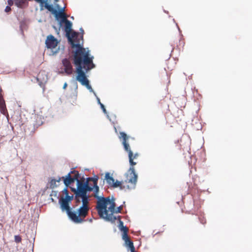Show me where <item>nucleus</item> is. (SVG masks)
I'll return each mask as SVG.
<instances>
[{"label": "nucleus", "mask_w": 252, "mask_h": 252, "mask_svg": "<svg viewBox=\"0 0 252 252\" xmlns=\"http://www.w3.org/2000/svg\"><path fill=\"white\" fill-rule=\"evenodd\" d=\"M120 139H122V144L124 147L126 151L128 153L129 162L130 165L129 169L128 170V173L126 175V180L125 181H114L112 187L118 188L120 187V189H132L135 188L136 184L137 181V175L135 173L134 165L137 164L136 160L139 156L138 153L133 154V152L130 150L129 144L127 142V140L129 137L124 132H120Z\"/></svg>", "instance_id": "obj_2"}, {"label": "nucleus", "mask_w": 252, "mask_h": 252, "mask_svg": "<svg viewBox=\"0 0 252 252\" xmlns=\"http://www.w3.org/2000/svg\"><path fill=\"white\" fill-rule=\"evenodd\" d=\"M123 232L122 237H126L127 236L128 229L126 226H122V227L120 229Z\"/></svg>", "instance_id": "obj_18"}, {"label": "nucleus", "mask_w": 252, "mask_h": 252, "mask_svg": "<svg viewBox=\"0 0 252 252\" xmlns=\"http://www.w3.org/2000/svg\"><path fill=\"white\" fill-rule=\"evenodd\" d=\"M88 181H91L93 182V185L92 186L94 188V197L97 199H98L97 201L100 200L101 199L104 198V197H100L98 195V193L99 191V187L97 186V179L94 178H88Z\"/></svg>", "instance_id": "obj_9"}, {"label": "nucleus", "mask_w": 252, "mask_h": 252, "mask_svg": "<svg viewBox=\"0 0 252 252\" xmlns=\"http://www.w3.org/2000/svg\"><path fill=\"white\" fill-rule=\"evenodd\" d=\"M47 79V76L44 71H40L37 75V80L38 82L42 83Z\"/></svg>", "instance_id": "obj_11"}, {"label": "nucleus", "mask_w": 252, "mask_h": 252, "mask_svg": "<svg viewBox=\"0 0 252 252\" xmlns=\"http://www.w3.org/2000/svg\"><path fill=\"white\" fill-rule=\"evenodd\" d=\"M54 14L55 15L57 19L61 18L63 22L64 21L65 19H67L66 15L63 11L58 12L57 10V12L54 13Z\"/></svg>", "instance_id": "obj_14"}, {"label": "nucleus", "mask_w": 252, "mask_h": 252, "mask_svg": "<svg viewBox=\"0 0 252 252\" xmlns=\"http://www.w3.org/2000/svg\"><path fill=\"white\" fill-rule=\"evenodd\" d=\"M59 0H55V2H58L59 1Z\"/></svg>", "instance_id": "obj_33"}, {"label": "nucleus", "mask_w": 252, "mask_h": 252, "mask_svg": "<svg viewBox=\"0 0 252 252\" xmlns=\"http://www.w3.org/2000/svg\"><path fill=\"white\" fill-rule=\"evenodd\" d=\"M89 181L87 179V181L85 182V179L83 178L81 180H78L77 189L71 188V191L75 194L74 199L76 203H80V199H89L87 192L93 190V188L89 185Z\"/></svg>", "instance_id": "obj_4"}, {"label": "nucleus", "mask_w": 252, "mask_h": 252, "mask_svg": "<svg viewBox=\"0 0 252 252\" xmlns=\"http://www.w3.org/2000/svg\"><path fill=\"white\" fill-rule=\"evenodd\" d=\"M43 4H44L45 7L49 11L51 12L53 14L57 12V10L54 8L53 5L49 4L47 3V0H45V2L43 3Z\"/></svg>", "instance_id": "obj_16"}, {"label": "nucleus", "mask_w": 252, "mask_h": 252, "mask_svg": "<svg viewBox=\"0 0 252 252\" xmlns=\"http://www.w3.org/2000/svg\"><path fill=\"white\" fill-rule=\"evenodd\" d=\"M105 179L106 180L107 184H109V185L110 186L112 187L113 184L114 183L115 180L112 176H110L109 173H106L105 174Z\"/></svg>", "instance_id": "obj_13"}, {"label": "nucleus", "mask_w": 252, "mask_h": 252, "mask_svg": "<svg viewBox=\"0 0 252 252\" xmlns=\"http://www.w3.org/2000/svg\"><path fill=\"white\" fill-rule=\"evenodd\" d=\"M73 198V195L69 196V195H68V194H67L65 196V198H63V199H67L68 202H69L70 201H71L72 200Z\"/></svg>", "instance_id": "obj_23"}, {"label": "nucleus", "mask_w": 252, "mask_h": 252, "mask_svg": "<svg viewBox=\"0 0 252 252\" xmlns=\"http://www.w3.org/2000/svg\"><path fill=\"white\" fill-rule=\"evenodd\" d=\"M117 219L118 220L119 222V229H121V228L122 227V226H124V223L121 220V216H118L117 217Z\"/></svg>", "instance_id": "obj_21"}, {"label": "nucleus", "mask_w": 252, "mask_h": 252, "mask_svg": "<svg viewBox=\"0 0 252 252\" xmlns=\"http://www.w3.org/2000/svg\"><path fill=\"white\" fill-rule=\"evenodd\" d=\"M16 4L18 6H20V5L19 4H18L17 2L16 3Z\"/></svg>", "instance_id": "obj_32"}, {"label": "nucleus", "mask_w": 252, "mask_h": 252, "mask_svg": "<svg viewBox=\"0 0 252 252\" xmlns=\"http://www.w3.org/2000/svg\"><path fill=\"white\" fill-rule=\"evenodd\" d=\"M37 2L40 3L41 5H43V3L45 2V0H35Z\"/></svg>", "instance_id": "obj_26"}, {"label": "nucleus", "mask_w": 252, "mask_h": 252, "mask_svg": "<svg viewBox=\"0 0 252 252\" xmlns=\"http://www.w3.org/2000/svg\"><path fill=\"white\" fill-rule=\"evenodd\" d=\"M115 199L110 197L103 198L97 201L96 209L99 217L105 220L115 222L117 220V217L115 216V213H121L123 207L120 206L116 208Z\"/></svg>", "instance_id": "obj_3"}, {"label": "nucleus", "mask_w": 252, "mask_h": 252, "mask_svg": "<svg viewBox=\"0 0 252 252\" xmlns=\"http://www.w3.org/2000/svg\"><path fill=\"white\" fill-rule=\"evenodd\" d=\"M15 242L19 243L22 241L21 237L20 235H15L14 236Z\"/></svg>", "instance_id": "obj_20"}, {"label": "nucleus", "mask_w": 252, "mask_h": 252, "mask_svg": "<svg viewBox=\"0 0 252 252\" xmlns=\"http://www.w3.org/2000/svg\"><path fill=\"white\" fill-rule=\"evenodd\" d=\"M0 110L3 114H5L6 110L5 101L2 97H0Z\"/></svg>", "instance_id": "obj_15"}, {"label": "nucleus", "mask_w": 252, "mask_h": 252, "mask_svg": "<svg viewBox=\"0 0 252 252\" xmlns=\"http://www.w3.org/2000/svg\"><path fill=\"white\" fill-rule=\"evenodd\" d=\"M70 173H71V174H74V175L72 178L74 182L76 180L77 181V183H78V180H80L79 179V174L78 173V171H76V170H73L72 171H71Z\"/></svg>", "instance_id": "obj_17"}, {"label": "nucleus", "mask_w": 252, "mask_h": 252, "mask_svg": "<svg viewBox=\"0 0 252 252\" xmlns=\"http://www.w3.org/2000/svg\"><path fill=\"white\" fill-rule=\"evenodd\" d=\"M100 107H101V108L103 110V112L105 113V114H106L107 113V112H106V110L104 107V105L103 104H100Z\"/></svg>", "instance_id": "obj_24"}, {"label": "nucleus", "mask_w": 252, "mask_h": 252, "mask_svg": "<svg viewBox=\"0 0 252 252\" xmlns=\"http://www.w3.org/2000/svg\"><path fill=\"white\" fill-rule=\"evenodd\" d=\"M58 41L57 39L52 35L47 36L45 44L47 48H55L58 45Z\"/></svg>", "instance_id": "obj_6"}, {"label": "nucleus", "mask_w": 252, "mask_h": 252, "mask_svg": "<svg viewBox=\"0 0 252 252\" xmlns=\"http://www.w3.org/2000/svg\"><path fill=\"white\" fill-rule=\"evenodd\" d=\"M63 179L64 184L66 186H68L72 183L74 182V181L71 176V173H69L66 176L65 178H64L63 177Z\"/></svg>", "instance_id": "obj_12"}, {"label": "nucleus", "mask_w": 252, "mask_h": 252, "mask_svg": "<svg viewBox=\"0 0 252 252\" xmlns=\"http://www.w3.org/2000/svg\"><path fill=\"white\" fill-rule=\"evenodd\" d=\"M82 205L78 209L76 213L72 212L70 219L75 223H82L84 221L85 218L87 216L89 211V199L82 200Z\"/></svg>", "instance_id": "obj_5"}, {"label": "nucleus", "mask_w": 252, "mask_h": 252, "mask_svg": "<svg viewBox=\"0 0 252 252\" xmlns=\"http://www.w3.org/2000/svg\"><path fill=\"white\" fill-rule=\"evenodd\" d=\"M98 103L100 105V104H102L100 102V100L99 98H97Z\"/></svg>", "instance_id": "obj_29"}, {"label": "nucleus", "mask_w": 252, "mask_h": 252, "mask_svg": "<svg viewBox=\"0 0 252 252\" xmlns=\"http://www.w3.org/2000/svg\"><path fill=\"white\" fill-rule=\"evenodd\" d=\"M60 179H59L58 181H56L55 179H52L50 182V188L52 189L54 188L57 186L56 185V182H60Z\"/></svg>", "instance_id": "obj_19"}, {"label": "nucleus", "mask_w": 252, "mask_h": 252, "mask_svg": "<svg viewBox=\"0 0 252 252\" xmlns=\"http://www.w3.org/2000/svg\"><path fill=\"white\" fill-rule=\"evenodd\" d=\"M67 84L66 83H65L63 85V89H65L67 87Z\"/></svg>", "instance_id": "obj_28"}, {"label": "nucleus", "mask_w": 252, "mask_h": 252, "mask_svg": "<svg viewBox=\"0 0 252 252\" xmlns=\"http://www.w3.org/2000/svg\"><path fill=\"white\" fill-rule=\"evenodd\" d=\"M62 63L65 73L67 75L72 74L73 67L70 61L67 59H64L62 61Z\"/></svg>", "instance_id": "obj_8"}, {"label": "nucleus", "mask_w": 252, "mask_h": 252, "mask_svg": "<svg viewBox=\"0 0 252 252\" xmlns=\"http://www.w3.org/2000/svg\"><path fill=\"white\" fill-rule=\"evenodd\" d=\"M59 202L61 204V208L62 211H65L68 217L70 218L72 212L71 211V209L69 205V202L67 200L63 199V198H61L60 199Z\"/></svg>", "instance_id": "obj_7"}, {"label": "nucleus", "mask_w": 252, "mask_h": 252, "mask_svg": "<svg viewBox=\"0 0 252 252\" xmlns=\"http://www.w3.org/2000/svg\"><path fill=\"white\" fill-rule=\"evenodd\" d=\"M63 22L65 24L64 31L68 42L72 48H75L72 53L73 63L76 66L77 74L76 79L90 92H94L86 75V73L95 67L93 63V57H90L89 51L83 47V35H80L79 32L72 30V23L68 20L65 19Z\"/></svg>", "instance_id": "obj_1"}, {"label": "nucleus", "mask_w": 252, "mask_h": 252, "mask_svg": "<svg viewBox=\"0 0 252 252\" xmlns=\"http://www.w3.org/2000/svg\"><path fill=\"white\" fill-rule=\"evenodd\" d=\"M200 222L203 224H205L206 223V219L204 217H200L199 218Z\"/></svg>", "instance_id": "obj_22"}, {"label": "nucleus", "mask_w": 252, "mask_h": 252, "mask_svg": "<svg viewBox=\"0 0 252 252\" xmlns=\"http://www.w3.org/2000/svg\"><path fill=\"white\" fill-rule=\"evenodd\" d=\"M179 140H177L176 141H175V143L177 144V146H178V149L180 150L181 149V145L179 143Z\"/></svg>", "instance_id": "obj_25"}, {"label": "nucleus", "mask_w": 252, "mask_h": 252, "mask_svg": "<svg viewBox=\"0 0 252 252\" xmlns=\"http://www.w3.org/2000/svg\"><path fill=\"white\" fill-rule=\"evenodd\" d=\"M10 10H11V8L9 6H7L5 7V12H8L10 11Z\"/></svg>", "instance_id": "obj_27"}, {"label": "nucleus", "mask_w": 252, "mask_h": 252, "mask_svg": "<svg viewBox=\"0 0 252 252\" xmlns=\"http://www.w3.org/2000/svg\"><path fill=\"white\" fill-rule=\"evenodd\" d=\"M131 252H135V249H134V251H133V250H131L130 251Z\"/></svg>", "instance_id": "obj_31"}, {"label": "nucleus", "mask_w": 252, "mask_h": 252, "mask_svg": "<svg viewBox=\"0 0 252 252\" xmlns=\"http://www.w3.org/2000/svg\"><path fill=\"white\" fill-rule=\"evenodd\" d=\"M122 239L125 241V246L129 248L130 251L133 250L134 251L135 247L133 245V242L130 240L128 236H126V237H122Z\"/></svg>", "instance_id": "obj_10"}, {"label": "nucleus", "mask_w": 252, "mask_h": 252, "mask_svg": "<svg viewBox=\"0 0 252 252\" xmlns=\"http://www.w3.org/2000/svg\"><path fill=\"white\" fill-rule=\"evenodd\" d=\"M64 192H65V193L66 194V195L67 194H68V191H67V190L66 189H64Z\"/></svg>", "instance_id": "obj_30"}]
</instances>
